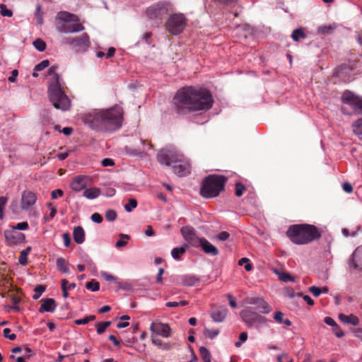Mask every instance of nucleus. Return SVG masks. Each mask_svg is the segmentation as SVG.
Segmentation results:
<instances>
[{"label":"nucleus","instance_id":"473e14b6","mask_svg":"<svg viewBox=\"0 0 362 362\" xmlns=\"http://www.w3.org/2000/svg\"><path fill=\"white\" fill-rule=\"evenodd\" d=\"M151 341L156 346L163 349H169L171 347V344L170 343H166L165 344H163L162 340L157 337H152Z\"/></svg>","mask_w":362,"mask_h":362},{"label":"nucleus","instance_id":"f03ea898","mask_svg":"<svg viewBox=\"0 0 362 362\" xmlns=\"http://www.w3.org/2000/svg\"><path fill=\"white\" fill-rule=\"evenodd\" d=\"M123 118L122 109L115 106L109 109L95 110L83 116V122L98 132H111L119 129Z\"/></svg>","mask_w":362,"mask_h":362},{"label":"nucleus","instance_id":"a878e982","mask_svg":"<svg viewBox=\"0 0 362 362\" xmlns=\"http://www.w3.org/2000/svg\"><path fill=\"white\" fill-rule=\"evenodd\" d=\"M339 318L342 322L345 324H351L354 326H356L359 324L358 317L353 315H346L344 314H340L339 315Z\"/></svg>","mask_w":362,"mask_h":362},{"label":"nucleus","instance_id":"c9c22d12","mask_svg":"<svg viewBox=\"0 0 362 362\" xmlns=\"http://www.w3.org/2000/svg\"><path fill=\"white\" fill-rule=\"evenodd\" d=\"M86 288L90 290L93 292L98 291L100 288V284L98 281L95 280H91L86 283Z\"/></svg>","mask_w":362,"mask_h":362},{"label":"nucleus","instance_id":"9b49d317","mask_svg":"<svg viewBox=\"0 0 362 362\" xmlns=\"http://www.w3.org/2000/svg\"><path fill=\"white\" fill-rule=\"evenodd\" d=\"M64 42L66 44L72 45L77 50L86 49L90 45L89 37L86 33L74 38L66 37L64 40Z\"/></svg>","mask_w":362,"mask_h":362},{"label":"nucleus","instance_id":"c85d7f7f","mask_svg":"<svg viewBox=\"0 0 362 362\" xmlns=\"http://www.w3.org/2000/svg\"><path fill=\"white\" fill-rule=\"evenodd\" d=\"M56 264H57V269L61 272L64 273V274L70 273L69 268L68 264L64 258H63V257L57 258Z\"/></svg>","mask_w":362,"mask_h":362},{"label":"nucleus","instance_id":"2eb2a0df","mask_svg":"<svg viewBox=\"0 0 362 362\" xmlns=\"http://www.w3.org/2000/svg\"><path fill=\"white\" fill-rule=\"evenodd\" d=\"M4 237L9 245H16L25 242V236L23 233L11 228L4 231Z\"/></svg>","mask_w":362,"mask_h":362},{"label":"nucleus","instance_id":"7ed1b4c3","mask_svg":"<svg viewBox=\"0 0 362 362\" xmlns=\"http://www.w3.org/2000/svg\"><path fill=\"white\" fill-rule=\"evenodd\" d=\"M57 69V66H52L47 71V75L50 77L48 81V96L56 109L66 111L71 107V100L62 90Z\"/></svg>","mask_w":362,"mask_h":362},{"label":"nucleus","instance_id":"72a5a7b5","mask_svg":"<svg viewBox=\"0 0 362 362\" xmlns=\"http://www.w3.org/2000/svg\"><path fill=\"white\" fill-rule=\"evenodd\" d=\"M111 325L110 321H106L104 322H98L96 325V331L98 334L104 333L106 329Z\"/></svg>","mask_w":362,"mask_h":362},{"label":"nucleus","instance_id":"603ef678","mask_svg":"<svg viewBox=\"0 0 362 362\" xmlns=\"http://www.w3.org/2000/svg\"><path fill=\"white\" fill-rule=\"evenodd\" d=\"M247 339V334L245 332H241L239 336V340L235 342V346L236 347H240L243 343H244Z\"/></svg>","mask_w":362,"mask_h":362},{"label":"nucleus","instance_id":"09e8293b","mask_svg":"<svg viewBox=\"0 0 362 362\" xmlns=\"http://www.w3.org/2000/svg\"><path fill=\"white\" fill-rule=\"evenodd\" d=\"M7 201L8 198L6 197H0V219L4 218V209Z\"/></svg>","mask_w":362,"mask_h":362},{"label":"nucleus","instance_id":"f257e3e1","mask_svg":"<svg viewBox=\"0 0 362 362\" xmlns=\"http://www.w3.org/2000/svg\"><path fill=\"white\" fill-rule=\"evenodd\" d=\"M214 100L210 92L204 88L187 86L177 90L173 98L179 114L206 110L212 107Z\"/></svg>","mask_w":362,"mask_h":362},{"label":"nucleus","instance_id":"f704fd0d","mask_svg":"<svg viewBox=\"0 0 362 362\" xmlns=\"http://www.w3.org/2000/svg\"><path fill=\"white\" fill-rule=\"evenodd\" d=\"M199 353L204 362H211V354L206 347L201 346L199 348Z\"/></svg>","mask_w":362,"mask_h":362},{"label":"nucleus","instance_id":"ea45409f","mask_svg":"<svg viewBox=\"0 0 362 362\" xmlns=\"http://www.w3.org/2000/svg\"><path fill=\"white\" fill-rule=\"evenodd\" d=\"M0 13L3 16L11 17L13 16V12L11 10L7 8L6 5L0 4Z\"/></svg>","mask_w":362,"mask_h":362},{"label":"nucleus","instance_id":"1a4fd4ad","mask_svg":"<svg viewBox=\"0 0 362 362\" xmlns=\"http://www.w3.org/2000/svg\"><path fill=\"white\" fill-rule=\"evenodd\" d=\"M182 155L174 150L163 149L158 153L157 159L160 164L170 166L177 163V160L182 158Z\"/></svg>","mask_w":362,"mask_h":362},{"label":"nucleus","instance_id":"5701e85b","mask_svg":"<svg viewBox=\"0 0 362 362\" xmlns=\"http://www.w3.org/2000/svg\"><path fill=\"white\" fill-rule=\"evenodd\" d=\"M86 187V177L83 175L75 177L71 183V187L74 191L80 192Z\"/></svg>","mask_w":362,"mask_h":362},{"label":"nucleus","instance_id":"6ab92c4d","mask_svg":"<svg viewBox=\"0 0 362 362\" xmlns=\"http://www.w3.org/2000/svg\"><path fill=\"white\" fill-rule=\"evenodd\" d=\"M349 267L355 270H362V245L353 252L349 261Z\"/></svg>","mask_w":362,"mask_h":362},{"label":"nucleus","instance_id":"338daca9","mask_svg":"<svg viewBox=\"0 0 362 362\" xmlns=\"http://www.w3.org/2000/svg\"><path fill=\"white\" fill-rule=\"evenodd\" d=\"M18 74V70L17 69H13L11 71V75L8 78L9 82H11V83L15 82Z\"/></svg>","mask_w":362,"mask_h":362},{"label":"nucleus","instance_id":"4be33fe9","mask_svg":"<svg viewBox=\"0 0 362 362\" xmlns=\"http://www.w3.org/2000/svg\"><path fill=\"white\" fill-rule=\"evenodd\" d=\"M41 302L42 304L39 309L40 313H53L55 310L57 305L53 298H42Z\"/></svg>","mask_w":362,"mask_h":362},{"label":"nucleus","instance_id":"a19ab883","mask_svg":"<svg viewBox=\"0 0 362 362\" xmlns=\"http://www.w3.org/2000/svg\"><path fill=\"white\" fill-rule=\"evenodd\" d=\"M278 362H293V360L286 353H282L276 357Z\"/></svg>","mask_w":362,"mask_h":362},{"label":"nucleus","instance_id":"0eeeda50","mask_svg":"<svg viewBox=\"0 0 362 362\" xmlns=\"http://www.w3.org/2000/svg\"><path fill=\"white\" fill-rule=\"evenodd\" d=\"M187 19L182 13H174L169 16L166 23V30L171 34L177 35L186 27Z\"/></svg>","mask_w":362,"mask_h":362},{"label":"nucleus","instance_id":"dca6fc26","mask_svg":"<svg viewBox=\"0 0 362 362\" xmlns=\"http://www.w3.org/2000/svg\"><path fill=\"white\" fill-rule=\"evenodd\" d=\"M181 233L186 241L194 247H199V238L197 236L194 229L191 226H184L181 228Z\"/></svg>","mask_w":362,"mask_h":362},{"label":"nucleus","instance_id":"6e6552de","mask_svg":"<svg viewBox=\"0 0 362 362\" xmlns=\"http://www.w3.org/2000/svg\"><path fill=\"white\" fill-rule=\"evenodd\" d=\"M344 104L349 105L355 114L362 115V97L355 95L352 92L345 91L341 95Z\"/></svg>","mask_w":362,"mask_h":362},{"label":"nucleus","instance_id":"c756f323","mask_svg":"<svg viewBox=\"0 0 362 362\" xmlns=\"http://www.w3.org/2000/svg\"><path fill=\"white\" fill-rule=\"evenodd\" d=\"M353 132L357 135L359 139L362 140V118L356 120L353 124Z\"/></svg>","mask_w":362,"mask_h":362},{"label":"nucleus","instance_id":"b1692460","mask_svg":"<svg viewBox=\"0 0 362 362\" xmlns=\"http://www.w3.org/2000/svg\"><path fill=\"white\" fill-rule=\"evenodd\" d=\"M227 308L224 307H220L211 312V317L214 322H221L225 320L227 315Z\"/></svg>","mask_w":362,"mask_h":362},{"label":"nucleus","instance_id":"a211bd4d","mask_svg":"<svg viewBox=\"0 0 362 362\" xmlns=\"http://www.w3.org/2000/svg\"><path fill=\"white\" fill-rule=\"evenodd\" d=\"M36 194L31 191H24L21 195V206L23 210L28 211L35 204Z\"/></svg>","mask_w":362,"mask_h":362},{"label":"nucleus","instance_id":"4d7b16f0","mask_svg":"<svg viewBox=\"0 0 362 362\" xmlns=\"http://www.w3.org/2000/svg\"><path fill=\"white\" fill-rule=\"evenodd\" d=\"M4 336L6 338L9 339L10 340H14L16 338V335L15 334H11V329L9 328H5L4 329Z\"/></svg>","mask_w":362,"mask_h":362},{"label":"nucleus","instance_id":"2f4dec72","mask_svg":"<svg viewBox=\"0 0 362 362\" xmlns=\"http://www.w3.org/2000/svg\"><path fill=\"white\" fill-rule=\"evenodd\" d=\"M306 37L303 30L302 28L296 29L293 31L291 37L296 42L305 39Z\"/></svg>","mask_w":362,"mask_h":362},{"label":"nucleus","instance_id":"423d86ee","mask_svg":"<svg viewBox=\"0 0 362 362\" xmlns=\"http://www.w3.org/2000/svg\"><path fill=\"white\" fill-rule=\"evenodd\" d=\"M226 182L224 176L209 175L202 181L200 194L204 198L216 197L223 190Z\"/></svg>","mask_w":362,"mask_h":362},{"label":"nucleus","instance_id":"e2e57ef3","mask_svg":"<svg viewBox=\"0 0 362 362\" xmlns=\"http://www.w3.org/2000/svg\"><path fill=\"white\" fill-rule=\"evenodd\" d=\"M52 199H57V197H61L63 196V191L60 189H57L52 192L51 194Z\"/></svg>","mask_w":362,"mask_h":362},{"label":"nucleus","instance_id":"bb28decb","mask_svg":"<svg viewBox=\"0 0 362 362\" xmlns=\"http://www.w3.org/2000/svg\"><path fill=\"white\" fill-rule=\"evenodd\" d=\"M181 281L183 285L193 286L197 285L199 280L194 275H183L181 276Z\"/></svg>","mask_w":362,"mask_h":362},{"label":"nucleus","instance_id":"bf43d9fd","mask_svg":"<svg viewBox=\"0 0 362 362\" xmlns=\"http://www.w3.org/2000/svg\"><path fill=\"white\" fill-rule=\"evenodd\" d=\"M28 255H25V252H21L20 256L18 257V262L22 265H26L28 264Z\"/></svg>","mask_w":362,"mask_h":362},{"label":"nucleus","instance_id":"8fccbe9b","mask_svg":"<svg viewBox=\"0 0 362 362\" xmlns=\"http://www.w3.org/2000/svg\"><path fill=\"white\" fill-rule=\"evenodd\" d=\"M11 228L17 230H27L28 228V223L26 221L21 222L17 223L16 226H11Z\"/></svg>","mask_w":362,"mask_h":362},{"label":"nucleus","instance_id":"052dcab7","mask_svg":"<svg viewBox=\"0 0 362 362\" xmlns=\"http://www.w3.org/2000/svg\"><path fill=\"white\" fill-rule=\"evenodd\" d=\"M324 322L325 324L332 327H335L337 326V322L334 321V320L330 317H325L324 319Z\"/></svg>","mask_w":362,"mask_h":362},{"label":"nucleus","instance_id":"864d4df0","mask_svg":"<svg viewBox=\"0 0 362 362\" xmlns=\"http://www.w3.org/2000/svg\"><path fill=\"white\" fill-rule=\"evenodd\" d=\"M90 219L94 223H102L103 218V216L99 214V213H93L91 216H90Z\"/></svg>","mask_w":362,"mask_h":362},{"label":"nucleus","instance_id":"f8f14e48","mask_svg":"<svg viewBox=\"0 0 362 362\" xmlns=\"http://www.w3.org/2000/svg\"><path fill=\"white\" fill-rule=\"evenodd\" d=\"M240 316L248 327H252L256 323L264 324L267 322L264 317L249 310L242 311Z\"/></svg>","mask_w":362,"mask_h":362},{"label":"nucleus","instance_id":"e433bc0d","mask_svg":"<svg viewBox=\"0 0 362 362\" xmlns=\"http://www.w3.org/2000/svg\"><path fill=\"white\" fill-rule=\"evenodd\" d=\"M33 45L40 52H43L46 49V43L41 39L35 40L33 42Z\"/></svg>","mask_w":362,"mask_h":362},{"label":"nucleus","instance_id":"f3484780","mask_svg":"<svg viewBox=\"0 0 362 362\" xmlns=\"http://www.w3.org/2000/svg\"><path fill=\"white\" fill-rule=\"evenodd\" d=\"M181 160L173 165V172L179 177H185L190 173V164L189 161L182 155Z\"/></svg>","mask_w":362,"mask_h":362},{"label":"nucleus","instance_id":"a18cd8bd","mask_svg":"<svg viewBox=\"0 0 362 362\" xmlns=\"http://www.w3.org/2000/svg\"><path fill=\"white\" fill-rule=\"evenodd\" d=\"M219 333L218 329H209L207 328H205L204 329V335L210 339L215 338Z\"/></svg>","mask_w":362,"mask_h":362},{"label":"nucleus","instance_id":"4c0bfd02","mask_svg":"<svg viewBox=\"0 0 362 362\" xmlns=\"http://www.w3.org/2000/svg\"><path fill=\"white\" fill-rule=\"evenodd\" d=\"M105 218L108 221L112 222V221H114L117 218V214L115 210L109 209V210L106 211V212L105 214Z\"/></svg>","mask_w":362,"mask_h":362},{"label":"nucleus","instance_id":"0e129e2a","mask_svg":"<svg viewBox=\"0 0 362 362\" xmlns=\"http://www.w3.org/2000/svg\"><path fill=\"white\" fill-rule=\"evenodd\" d=\"M333 332H334V334L339 338L342 337L344 335V332L338 325L335 327H333Z\"/></svg>","mask_w":362,"mask_h":362},{"label":"nucleus","instance_id":"c03bdc74","mask_svg":"<svg viewBox=\"0 0 362 362\" xmlns=\"http://www.w3.org/2000/svg\"><path fill=\"white\" fill-rule=\"evenodd\" d=\"M45 291V287L40 285L35 288V293L33 296V299L37 300L40 298V296L42 294V293Z\"/></svg>","mask_w":362,"mask_h":362},{"label":"nucleus","instance_id":"3c124183","mask_svg":"<svg viewBox=\"0 0 362 362\" xmlns=\"http://www.w3.org/2000/svg\"><path fill=\"white\" fill-rule=\"evenodd\" d=\"M245 190V187L242 183L238 182L235 184V195L237 197L242 196Z\"/></svg>","mask_w":362,"mask_h":362},{"label":"nucleus","instance_id":"58836bf2","mask_svg":"<svg viewBox=\"0 0 362 362\" xmlns=\"http://www.w3.org/2000/svg\"><path fill=\"white\" fill-rule=\"evenodd\" d=\"M49 65V62L47 59H45L42 61L40 63L37 64L35 68L34 71H40L44 70L45 68L48 67Z\"/></svg>","mask_w":362,"mask_h":362},{"label":"nucleus","instance_id":"412c9836","mask_svg":"<svg viewBox=\"0 0 362 362\" xmlns=\"http://www.w3.org/2000/svg\"><path fill=\"white\" fill-rule=\"evenodd\" d=\"M199 247H201L202 250L208 255L216 256L218 254V249L209 243L207 240L202 238L199 243Z\"/></svg>","mask_w":362,"mask_h":362},{"label":"nucleus","instance_id":"ddd939ff","mask_svg":"<svg viewBox=\"0 0 362 362\" xmlns=\"http://www.w3.org/2000/svg\"><path fill=\"white\" fill-rule=\"evenodd\" d=\"M150 330L153 334L161 336L164 338H168L172 334V331L169 325L163 323L158 320L151 323Z\"/></svg>","mask_w":362,"mask_h":362},{"label":"nucleus","instance_id":"aec40b11","mask_svg":"<svg viewBox=\"0 0 362 362\" xmlns=\"http://www.w3.org/2000/svg\"><path fill=\"white\" fill-rule=\"evenodd\" d=\"M141 144H142V148L128 150V148L127 147V151L130 155H139L141 156L148 155V151L151 150L153 148L152 144H151L148 141L144 139H141Z\"/></svg>","mask_w":362,"mask_h":362},{"label":"nucleus","instance_id":"774afa93","mask_svg":"<svg viewBox=\"0 0 362 362\" xmlns=\"http://www.w3.org/2000/svg\"><path fill=\"white\" fill-rule=\"evenodd\" d=\"M355 336L362 341V328H355L353 329Z\"/></svg>","mask_w":362,"mask_h":362},{"label":"nucleus","instance_id":"39448f33","mask_svg":"<svg viewBox=\"0 0 362 362\" xmlns=\"http://www.w3.org/2000/svg\"><path fill=\"white\" fill-rule=\"evenodd\" d=\"M55 21L56 29L60 33H78L84 30L79 18L76 15L66 11L58 13Z\"/></svg>","mask_w":362,"mask_h":362},{"label":"nucleus","instance_id":"7c9ffc66","mask_svg":"<svg viewBox=\"0 0 362 362\" xmlns=\"http://www.w3.org/2000/svg\"><path fill=\"white\" fill-rule=\"evenodd\" d=\"M187 248V245H184L180 247L173 248L171 251L172 257L175 259H180V256L185 252Z\"/></svg>","mask_w":362,"mask_h":362},{"label":"nucleus","instance_id":"680f3d73","mask_svg":"<svg viewBox=\"0 0 362 362\" xmlns=\"http://www.w3.org/2000/svg\"><path fill=\"white\" fill-rule=\"evenodd\" d=\"M101 164L104 167H107V166H113L115 165V163H114L113 160L111 158H104L101 161Z\"/></svg>","mask_w":362,"mask_h":362},{"label":"nucleus","instance_id":"5fc2aeb1","mask_svg":"<svg viewBox=\"0 0 362 362\" xmlns=\"http://www.w3.org/2000/svg\"><path fill=\"white\" fill-rule=\"evenodd\" d=\"M230 234L226 231H222L216 235V239L220 241H225L228 239Z\"/></svg>","mask_w":362,"mask_h":362},{"label":"nucleus","instance_id":"37998d69","mask_svg":"<svg viewBox=\"0 0 362 362\" xmlns=\"http://www.w3.org/2000/svg\"><path fill=\"white\" fill-rule=\"evenodd\" d=\"M42 12L41 11V6L37 4L35 9V16L37 18V23L42 25L43 23Z\"/></svg>","mask_w":362,"mask_h":362},{"label":"nucleus","instance_id":"20e7f679","mask_svg":"<svg viewBox=\"0 0 362 362\" xmlns=\"http://www.w3.org/2000/svg\"><path fill=\"white\" fill-rule=\"evenodd\" d=\"M286 235L296 245H306L321 237L318 228L310 224H296L288 228Z\"/></svg>","mask_w":362,"mask_h":362},{"label":"nucleus","instance_id":"cd10ccee","mask_svg":"<svg viewBox=\"0 0 362 362\" xmlns=\"http://www.w3.org/2000/svg\"><path fill=\"white\" fill-rule=\"evenodd\" d=\"M100 194V190L97 187L86 189L83 192V196L88 199L97 198Z\"/></svg>","mask_w":362,"mask_h":362},{"label":"nucleus","instance_id":"49530a36","mask_svg":"<svg viewBox=\"0 0 362 362\" xmlns=\"http://www.w3.org/2000/svg\"><path fill=\"white\" fill-rule=\"evenodd\" d=\"M279 280H281L284 282L294 281L293 276H291L288 273H284V272L279 274Z\"/></svg>","mask_w":362,"mask_h":362},{"label":"nucleus","instance_id":"69168bd1","mask_svg":"<svg viewBox=\"0 0 362 362\" xmlns=\"http://www.w3.org/2000/svg\"><path fill=\"white\" fill-rule=\"evenodd\" d=\"M102 276L107 281H111L115 280V277L105 272H101Z\"/></svg>","mask_w":362,"mask_h":362},{"label":"nucleus","instance_id":"9d476101","mask_svg":"<svg viewBox=\"0 0 362 362\" xmlns=\"http://www.w3.org/2000/svg\"><path fill=\"white\" fill-rule=\"evenodd\" d=\"M168 4L159 2L148 7L146 13L148 18L151 20H160L162 16L168 12Z\"/></svg>","mask_w":362,"mask_h":362},{"label":"nucleus","instance_id":"4468645a","mask_svg":"<svg viewBox=\"0 0 362 362\" xmlns=\"http://www.w3.org/2000/svg\"><path fill=\"white\" fill-rule=\"evenodd\" d=\"M245 303L249 305H256V309L263 314L269 313L272 308L263 298L251 296L245 299Z\"/></svg>","mask_w":362,"mask_h":362},{"label":"nucleus","instance_id":"6e6d98bb","mask_svg":"<svg viewBox=\"0 0 362 362\" xmlns=\"http://www.w3.org/2000/svg\"><path fill=\"white\" fill-rule=\"evenodd\" d=\"M309 291L315 296L318 297L321 294V288L313 286L309 288Z\"/></svg>","mask_w":362,"mask_h":362},{"label":"nucleus","instance_id":"79ce46f5","mask_svg":"<svg viewBox=\"0 0 362 362\" xmlns=\"http://www.w3.org/2000/svg\"><path fill=\"white\" fill-rule=\"evenodd\" d=\"M137 206V202L135 199H130L129 203L125 204L124 209L127 212L132 211Z\"/></svg>","mask_w":362,"mask_h":362},{"label":"nucleus","instance_id":"de8ad7c7","mask_svg":"<svg viewBox=\"0 0 362 362\" xmlns=\"http://www.w3.org/2000/svg\"><path fill=\"white\" fill-rule=\"evenodd\" d=\"M243 263H245V269L247 272H250L252 269V266L251 264L249 263L248 258H246V257L241 258L238 262L239 265H243Z\"/></svg>","mask_w":362,"mask_h":362},{"label":"nucleus","instance_id":"13d9d810","mask_svg":"<svg viewBox=\"0 0 362 362\" xmlns=\"http://www.w3.org/2000/svg\"><path fill=\"white\" fill-rule=\"evenodd\" d=\"M284 313L281 311H276L275 313H274V320L279 323V324H281L283 322V317H284Z\"/></svg>","mask_w":362,"mask_h":362},{"label":"nucleus","instance_id":"393cba45","mask_svg":"<svg viewBox=\"0 0 362 362\" xmlns=\"http://www.w3.org/2000/svg\"><path fill=\"white\" fill-rule=\"evenodd\" d=\"M73 237L74 241L78 244H81L85 240V232L81 226H76L74 228Z\"/></svg>","mask_w":362,"mask_h":362}]
</instances>
